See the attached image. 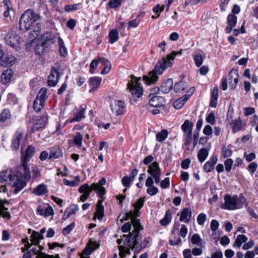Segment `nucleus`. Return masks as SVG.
Returning a JSON list of instances; mask_svg holds the SVG:
<instances>
[{
	"mask_svg": "<svg viewBox=\"0 0 258 258\" xmlns=\"http://www.w3.org/2000/svg\"><path fill=\"white\" fill-rule=\"evenodd\" d=\"M5 39L7 44L12 47H16L21 42L20 37L13 32L8 33Z\"/></svg>",
	"mask_w": 258,
	"mask_h": 258,
	"instance_id": "nucleus-12",
	"label": "nucleus"
},
{
	"mask_svg": "<svg viewBox=\"0 0 258 258\" xmlns=\"http://www.w3.org/2000/svg\"><path fill=\"white\" fill-rule=\"evenodd\" d=\"M257 164L255 162H251L248 166V170L251 175H253L257 168Z\"/></svg>",
	"mask_w": 258,
	"mask_h": 258,
	"instance_id": "nucleus-64",
	"label": "nucleus"
},
{
	"mask_svg": "<svg viewBox=\"0 0 258 258\" xmlns=\"http://www.w3.org/2000/svg\"><path fill=\"white\" fill-rule=\"evenodd\" d=\"M131 79L127 84V89L131 94L133 98H140L143 93V87L141 86L139 81L141 80V77L136 78L134 76H131Z\"/></svg>",
	"mask_w": 258,
	"mask_h": 258,
	"instance_id": "nucleus-7",
	"label": "nucleus"
},
{
	"mask_svg": "<svg viewBox=\"0 0 258 258\" xmlns=\"http://www.w3.org/2000/svg\"><path fill=\"white\" fill-rule=\"evenodd\" d=\"M208 156V152L207 150L205 148H202L198 154V160L200 162L202 163L207 159Z\"/></svg>",
	"mask_w": 258,
	"mask_h": 258,
	"instance_id": "nucleus-41",
	"label": "nucleus"
},
{
	"mask_svg": "<svg viewBox=\"0 0 258 258\" xmlns=\"http://www.w3.org/2000/svg\"><path fill=\"white\" fill-rule=\"evenodd\" d=\"M168 132L166 130H162L156 134V140L159 142H163L167 137Z\"/></svg>",
	"mask_w": 258,
	"mask_h": 258,
	"instance_id": "nucleus-44",
	"label": "nucleus"
},
{
	"mask_svg": "<svg viewBox=\"0 0 258 258\" xmlns=\"http://www.w3.org/2000/svg\"><path fill=\"white\" fill-rule=\"evenodd\" d=\"M75 227V223H72L66 227L64 228L62 230V233L64 235H68L74 229Z\"/></svg>",
	"mask_w": 258,
	"mask_h": 258,
	"instance_id": "nucleus-62",
	"label": "nucleus"
},
{
	"mask_svg": "<svg viewBox=\"0 0 258 258\" xmlns=\"http://www.w3.org/2000/svg\"><path fill=\"white\" fill-rule=\"evenodd\" d=\"M107 4L110 9H115L121 5V0H110Z\"/></svg>",
	"mask_w": 258,
	"mask_h": 258,
	"instance_id": "nucleus-55",
	"label": "nucleus"
},
{
	"mask_svg": "<svg viewBox=\"0 0 258 258\" xmlns=\"http://www.w3.org/2000/svg\"><path fill=\"white\" fill-rule=\"evenodd\" d=\"M86 108L81 107V109L76 113V116L72 119H69L66 121L65 124L71 123L74 121H80L82 118H84Z\"/></svg>",
	"mask_w": 258,
	"mask_h": 258,
	"instance_id": "nucleus-24",
	"label": "nucleus"
},
{
	"mask_svg": "<svg viewBox=\"0 0 258 258\" xmlns=\"http://www.w3.org/2000/svg\"><path fill=\"white\" fill-rule=\"evenodd\" d=\"M228 25L234 26L237 23V17L234 14H229L227 17Z\"/></svg>",
	"mask_w": 258,
	"mask_h": 258,
	"instance_id": "nucleus-53",
	"label": "nucleus"
},
{
	"mask_svg": "<svg viewBox=\"0 0 258 258\" xmlns=\"http://www.w3.org/2000/svg\"><path fill=\"white\" fill-rule=\"evenodd\" d=\"M186 102V101H185L183 97L177 99L174 102V107L176 109H180L184 105Z\"/></svg>",
	"mask_w": 258,
	"mask_h": 258,
	"instance_id": "nucleus-50",
	"label": "nucleus"
},
{
	"mask_svg": "<svg viewBox=\"0 0 258 258\" xmlns=\"http://www.w3.org/2000/svg\"><path fill=\"white\" fill-rule=\"evenodd\" d=\"M144 198H140L133 204L135 208L134 211H130L125 214V220L131 219L133 224L134 230L132 232H130L128 236L123 235V237H125V243L127 245L131 243V238L133 239L135 245L138 243V241L141 239L140 232L143 230V228L140 224V220L137 217L140 216L139 210L142 208L144 204Z\"/></svg>",
	"mask_w": 258,
	"mask_h": 258,
	"instance_id": "nucleus-1",
	"label": "nucleus"
},
{
	"mask_svg": "<svg viewBox=\"0 0 258 258\" xmlns=\"http://www.w3.org/2000/svg\"><path fill=\"white\" fill-rule=\"evenodd\" d=\"M193 125L194 123L191 121L186 119L181 125V128L185 133V134H192Z\"/></svg>",
	"mask_w": 258,
	"mask_h": 258,
	"instance_id": "nucleus-29",
	"label": "nucleus"
},
{
	"mask_svg": "<svg viewBox=\"0 0 258 258\" xmlns=\"http://www.w3.org/2000/svg\"><path fill=\"white\" fill-rule=\"evenodd\" d=\"M172 219V213L170 210L166 211L165 215L163 219H162L160 223L162 226H166L169 224Z\"/></svg>",
	"mask_w": 258,
	"mask_h": 258,
	"instance_id": "nucleus-37",
	"label": "nucleus"
},
{
	"mask_svg": "<svg viewBox=\"0 0 258 258\" xmlns=\"http://www.w3.org/2000/svg\"><path fill=\"white\" fill-rule=\"evenodd\" d=\"M218 161V156L214 155L212 156L210 160L206 162L204 166V170L206 172H211L215 167V164Z\"/></svg>",
	"mask_w": 258,
	"mask_h": 258,
	"instance_id": "nucleus-20",
	"label": "nucleus"
},
{
	"mask_svg": "<svg viewBox=\"0 0 258 258\" xmlns=\"http://www.w3.org/2000/svg\"><path fill=\"white\" fill-rule=\"evenodd\" d=\"M179 21L177 16V12H174V15L167 19V24L169 26L176 25Z\"/></svg>",
	"mask_w": 258,
	"mask_h": 258,
	"instance_id": "nucleus-43",
	"label": "nucleus"
},
{
	"mask_svg": "<svg viewBox=\"0 0 258 258\" xmlns=\"http://www.w3.org/2000/svg\"><path fill=\"white\" fill-rule=\"evenodd\" d=\"M232 153V150L229 147L225 145L222 146V154L224 158H228L231 156Z\"/></svg>",
	"mask_w": 258,
	"mask_h": 258,
	"instance_id": "nucleus-52",
	"label": "nucleus"
},
{
	"mask_svg": "<svg viewBox=\"0 0 258 258\" xmlns=\"http://www.w3.org/2000/svg\"><path fill=\"white\" fill-rule=\"evenodd\" d=\"M102 201H99L97 204L96 211L95 214L98 219L101 220L104 216V207L102 205Z\"/></svg>",
	"mask_w": 258,
	"mask_h": 258,
	"instance_id": "nucleus-34",
	"label": "nucleus"
},
{
	"mask_svg": "<svg viewBox=\"0 0 258 258\" xmlns=\"http://www.w3.org/2000/svg\"><path fill=\"white\" fill-rule=\"evenodd\" d=\"M61 152L58 148H53L50 151L49 159H55L61 155Z\"/></svg>",
	"mask_w": 258,
	"mask_h": 258,
	"instance_id": "nucleus-49",
	"label": "nucleus"
},
{
	"mask_svg": "<svg viewBox=\"0 0 258 258\" xmlns=\"http://www.w3.org/2000/svg\"><path fill=\"white\" fill-rule=\"evenodd\" d=\"M134 180L128 176H124L121 180L122 184L123 186L129 187L130 186L131 183Z\"/></svg>",
	"mask_w": 258,
	"mask_h": 258,
	"instance_id": "nucleus-57",
	"label": "nucleus"
},
{
	"mask_svg": "<svg viewBox=\"0 0 258 258\" xmlns=\"http://www.w3.org/2000/svg\"><path fill=\"white\" fill-rule=\"evenodd\" d=\"M150 100L149 103L150 105L154 107H159L162 106L165 103V99L163 97L153 95L151 93L149 95Z\"/></svg>",
	"mask_w": 258,
	"mask_h": 258,
	"instance_id": "nucleus-15",
	"label": "nucleus"
},
{
	"mask_svg": "<svg viewBox=\"0 0 258 258\" xmlns=\"http://www.w3.org/2000/svg\"><path fill=\"white\" fill-rule=\"evenodd\" d=\"M192 212L190 208H185L182 210L179 217V221L188 223L190 220Z\"/></svg>",
	"mask_w": 258,
	"mask_h": 258,
	"instance_id": "nucleus-22",
	"label": "nucleus"
},
{
	"mask_svg": "<svg viewBox=\"0 0 258 258\" xmlns=\"http://www.w3.org/2000/svg\"><path fill=\"white\" fill-rule=\"evenodd\" d=\"M22 137V133L21 132H17L15 134L12 140L11 148L13 150L17 151L19 149Z\"/></svg>",
	"mask_w": 258,
	"mask_h": 258,
	"instance_id": "nucleus-21",
	"label": "nucleus"
},
{
	"mask_svg": "<svg viewBox=\"0 0 258 258\" xmlns=\"http://www.w3.org/2000/svg\"><path fill=\"white\" fill-rule=\"evenodd\" d=\"M35 151V148L29 146L27 148L24 156L22 158V165L21 169L25 172L26 178L29 177L30 165L29 162L30 158L33 156Z\"/></svg>",
	"mask_w": 258,
	"mask_h": 258,
	"instance_id": "nucleus-9",
	"label": "nucleus"
},
{
	"mask_svg": "<svg viewBox=\"0 0 258 258\" xmlns=\"http://www.w3.org/2000/svg\"><path fill=\"white\" fill-rule=\"evenodd\" d=\"M83 136L80 133H77L76 136L74 137L73 141L74 144L78 147H80L82 145Z\"/></svg>",
	"mask_w": 258,
	"mask_h": 258,
	"instance_id": "nucleus-48",
	"label": "nucleus"
},
{
	"mask_svg": "<svg viewBox=\"0 0 258 258\" xmlns=\"http://www.w3.org/2000/svg\"><path fill=\"white\" fill-rule=\"evenodd\" d=\"M244 126L242 121L240 117L235 120L232 123V131L233 133H236L242 130Z\"/></svg>",
	"mask_w": 258,
	"mask_h": 258,
	"instance_id": "nucleus-36",
	"label": "nucleus"
},
{
	"mask_svg": "<svg viewBox=\"0 0 258 258\" xmlns=\"http://www.w3.org/2000/svg\"><path fill=\"white\" fill-rule=\"evenodd\" d=\"M191 243L194 245H197L200 247H203V240L198 234H194L191 238Z\"/></svg>",
	"mask_w": 258,
	"mask_h": 258,
	"instance_id": "nucleus-39",
	"label": "nucleus"
},
{
	"mask_svg": "<svg viewBox=\"0 0 258 258\" xmlns=\"http://www.w3.org/2000/svg\"><path fill=\"white\" fill-rule=\"evenodd\" d=\"M99 61L104 66V69L101 72V74L102 75L107 74L111 69V63L110 61L107 59L103 57L99 58Z\"/></svg>",
	"mask_w": 258,
	"mask_h": 258,
	"instance_id": "nucleus-31",
	"label": "nucleus"
},
{
	"mask_svg": "<svg viewBox=\"0 0 258 258\" xmlns=\"http://www.w3.org/2000/svg\"><path fill=\"white\" fill-rule=\"evenodd\" d=\"M229 81V86L231 89H234L237 84L238 82L239 76L237 70L235 69L231 70L228 74Z\"/></svg>",
	"mask_w": 258,
	"mask_h": 258,
	"instance_id": "nucleus-16",
	"label": "nucleus"
},
{
	"mask_svg": "<svg viewBox=\"0 0 258 258\" xmlns=\"http://www.w3.org/2000/svg\"><path fill=\"white\" fill-rule=\"evenodd\" d=\"M59 73L58 70L54 67L51 69L50 75L48 77L47 84L50 87H54L58 82L59 79Z\"/></svg>",
	"mask_w": 258,
	"mask_h": 258,
	"instance_id": "nucleus-13",
	"label": "nucleus"
},
{
	"mask_svg": "<svg viewBox=\"0 0 258 258\" xmlns=\"http://www.w3.org/2000/svg\"><path fill=\"white\" fill-rule=\"evenodd\" d=\"M47 98V89L45 88H42L39 91L36 98V103L40 101V103H44Z\"/></svg>",
	"mask_w": 258,
	"mask_h": 258,
	"instance_id": "nucleus-33",
	"label": "nucleus"
},
{
	"mask_svg": "<svg viewBox=\"0 0 258 258\" xmlns=\"http://www.w3.org/2000/svg\"><path fill=\"white\" fill-rule=\"evenodd\" d=\"M81 7L82 4L80 3L76 4L73 5H68L64 7V10L67 12H71L79 10Z\"/></svg>",
	"mask_w": 258,
	"mask_h": 258,
	"instance_id": "nucleus-46",
	"label": "nucleus"
},
{
	"mask_svg": "<svg viewBox=\"0 0 258 258\" xmlns=\"http://www.w3.org/2000/svg\"><path fill=\"white\" fill-rule=\"evenodd\" d=\"M47 120V118L46 116H43L41 117L32 127L31 129L32 132H34L39 128L44 127L46 125Z\"/></svg>",
	"mask_w": 258,
	"mask_h": 258,
	"instance_id": "nucleus-30",
	"label": "nucleus"
},
{
	"mask_svg": "<svg viewBox=\"0 0 258 258\" xmlns=\"http://www.w3.org/2000/svg\"><path fill=\"white\" fill-rule=\"evenodd\" d=\"M57 39L59 53L61 56L65 57L68 54L67 49L64 45V43L62 39L59 37H58Z\"/></svg>",
	"mask_w": 258,
	"mask_h": 258,
	"instance_id": "nucleus-35",
	"label": "nucleus"
},
{
	"mask_svg": "<svg viewBox=\"0 0 258 258\" xmlns=\"http://www.w3.org/2000/svg\"><path fill=\"white\" fill-rule=\"evenodd\" d=\"M110 108L113 112L116 115L123 114L125 112V103L120 100H115L110 105Z\"/></svg>",
	"mask_w": 258,
	"mask_h": 258,
	"instance_id": "nucleus-11",
	"label": "nucleus"
},
{
	"mask_svg": "<svg viewBox=\"0 0 258 258\" xmlns=\"http://www.w3.org/2000/svg\"><path fill=\"white\" fill-rule=\"evenodd\" d=\"M194 59L197 67H200L203 61V57L201 54H197L194 55Z\"/></svg>",
	"mask_w": 258,
	"mask_h": 258,
	"instance_id": "nucleus-56",
	"label": "nucleus"
},
{
	"mask_svg": "<svg viewBox=\"0 0 258 258\" xmlns=\"http://www.w3.org/2000/svg\"><path fill=\"white\" fill-rule=\"evenodd\" d=\"M158 191V188L154 186H149L147 189V192L151 196L156 195Z\"/></svg>",
	"mask_w": 258,
	"mask_h": 258,
	"instance_id": "nucleus-60",
	"label": "nucleus"
},
{
	"mask_svg": "<svg viewBox=\"0 0 258 258\" xmlns=\"http://www.w3.org/2000/svg\"><path fill=\"white\" fill-rule=\"evenodd\" d=\"M38 233L37 232L33 231V232L31 234V239H30V240H31V241H32L33 243V244H34L35 245H37L39 244V241L38 240Z\"/></svg>",
	"mask_w": 258,
	"mask_h": 258,
	"instance_id": "nucleus-63",
	"label": "nucleus"
},
{
	"mask_svg": "<svg viewBox=\"0 0 258 258\" xmlns=\"http://www.w3.org/2000/svg\"><path fill=\"white\" fill-rule=\"evenodd\" d=\"M29 251H30V253L31 252L34 254H37V256H36V258H60L58 254H56L54 256L53 255L46 254L38 250L36 247L30 249Z\"/></svg>",
	"mask_w": 258,
	"mask_h": 258,
	"instance_id": "nucleus-25",
	"label": "nucleus"
},
{
	"mask_svg": "<svg viewBox=\"0 0 258 258\" xmlns=\"http://www.w3.org/2000/svg\"><path fill=\"white\" fill-rule=\"evenodd\" d=\"M233 163V161L232 159L229 158L226 159L224 162V165L225 166V170L227 172L230 171L231 169Z\"/></svg>",
	"mask_w": 258,
	"mask_h": 258,
	"instance_id": "nucleus-61",
	"label": "nucleus"
},
{
	"mask_svg": "<svg viewBox=\"0 0 258 258\" xmlns=\"http://www.w3.org/2000/svg\"><path fill=\"white\" fill-rule=\"evenodd\" d=\"M13 76V71L10 69H8L4 71L0 76L1 82L3 84H7L10 82Z\"/></svg>",
	"mask_w": 258,
	"mask_h": 258,
	"instance_id": "nucleus-27",
	"label": "nucleus"
},
{
	"mask_svg": "<svg viewBox=\"0 0 258 258\" xmlns=\"http://www.w3.org/2000/svg\"><path fill=\"white\" fill-rule=\"evenodd\" d=\"M37 212L38 214L45 217L54 215L53 208L48 205L39 206L37 209Z\"/></svg>",
	"mask_w": 258,
	"mask_h": 258,
	"instance_id": "nucleus-17",
	"label": "nucleus"
},
{
	"mask_svg": "<svg viewBox=\"0 0 258 258\" xmlns=\"http://www.w3.org/2000/svg\"><path fill=\"white\" fill-rule=\"evenodd\" d=\"M140 234H141L140 233ZM141 239L138 241V243L136 245H135L133 242V239L131 238V243L130 244L127 245L125 243V240L124 241V244L125 245V246H123L122 245H120L118 247V249L119 250V255L120 257V258H123L125 256V254L130 253V248H144L147 246V245L149 242V240L147 238L145 239L144 241L141 242L140 244H139V242L141 240L142 236L141 234Z\"/></svg>",
	"mask_w": 258,
	"mask_h": 258,
	"instance_id": "nucleus-8",
	"label": "nucleus"
},
{
	"mask_svg": "<svg viewBox=\"0 0 258 258\" xmlns=\"http://www.w3.org/2000/svg\"><path fill=\"white\" fill-rule=\"evenodd\" d=\"M248 240V238L244 235L241 234L238 235L236 239L233 244V247H235L237 246L238 247H240L241 244L243 243H245Z\"/></svg>",
	"mask_w": 258,
	"mask_h": 258,
	"instance_id": "nucleus-38",
	"label": "nucleus"
},
{
	"mask_svg": "<svg viewBox=\"0 0 258 258\" xmlns=\"http://www.w3.org/2000/svg\"><path fill=\"white\" fill-rule=\"evenodd\" d=\"M106 183V179L104 178L101 179L98 183H94L91 186L85 183L82 185L79 188V192L82 194L80 200L82 202L85 201L89 197L90 193L95 190L99 195L100 198H102L105 194V189L102 186Z\"/></svg>",
	"mask_w": 258,
	"mask_h": 258,
	"instance_id": "nucleus-5",
	"label": "nucleus"
},
{
	"mask_svg": "<svg viewBox=\"0 0 258 258\" xmlns=\"http://www.w3.org/2000/svg\"><path fill=\"white\" fill-rule=\"evenodd\" d=\"M185 89V84L182 81L176 83L174 86V90L176 93H180Z\"/></svg>",
	"mask_w": 258,
	"mask_h": 258,
	"instance_id": "nucleus-51",
	"label": "nucleus"
},
{
	"mask_svg": "<svg viewBox=\"0 0 258 258\" xmlns=\"http://www.w3.org/2000/svg\"><path fill=\"white\" fill-rule=\"evenodd\" d=\"M109 42L111 44L117 41L119 39L118 33L116 29L111 30L109 33Z\"/></svg>",
	"mask_w": 258,
	"mask_h": 258,
	"instance_id": "nucleus-40",
	"label": "nucleus"
},
{
	"mask_svg": "<svg viewBox=\"0 0 258 258\" xmlns=\"http://www.w3.org/2000/svg\"><path fill=\"white\" fill-rule=\"evenodd\" d=\"M224 209L229 210H234L242 208L246 202V200L241 196L238 197L236 195L232 197L230 195H226L224 196Z\"/></svg>",
	"mask_w": 258,
	"mask_h": 258,
	"instance_id": "nucleus-6",
	"label": "nucleus"
},
{
	"mask_svg": "<svg viewBox=\"0 0 258 258\" xmlns=\"http://www.w3.org/2000/svg\"><path fill=\"white\" fill-rule=\"evenodd\" d=\"M11 116V115L10 110L5 109L0 114V121L1 122H5L7 119H10Z\"/></svg>",
	"mask_w": 258,
	"mask_h": 258,
	"instance_id": "nucleus-47",
	"label": "nucleus"
},
{
	"mask_svg": "<svg viewBox=\"0 0 258 258\" xmlns=\"http://www.w3.org/2000/svg\"><path fill=\"white\" fill-rule=\"evenodd\" d=\"M16 58L11 54L5 53L0 49V65L8 67L13 65L16 61Z\"/></svg>",
	"mask_w": 258,
	"mask_h": 258,
	"instance_id": "nucleus-10",
	"label": "nucleus"
},
{
	"mask_svg": "<svg viewBox=\"0 0 258 258\" xmlns=\"http://www.w3.org/2000/svg\"><path fill=\"white\" fill-rule=\"evenodd\" d=\"M40 19V16L34 11L28 9L25 11L21 17L19 24L20 28L22 31H27L28 30L34 29L31 35L33 39L36 38L40 34V27L35 26V23ZM37 24L36 25H38Z\"/></svg>",
	"mask_w": 258,
	"mask_h": 258,
	"instance_id": "nucleus-4",
	"label": "nucleus"
},
{
	"mask_svg": "<svg viewBox=\"0 0 258 258\" xmlns=\"http://www.w3.org/2000/svg\"><path fill=\"white\" fill-rule=\"evenodd\" d=\"M172 87V79H168L162 84L160 90L163 93H168L171 90Z\"/></svg>",
	"mask_w": 258,
	"mask_h": 258,
	"instance_id": "nucleus-28",
	"label": "nucleus"
},
{
	"mask_svg": "<svg viewBox=\"0 0 258 258\" xmlns=\"http://www.w3.org/2000/svg\"><path fill=\"white\" fill-rule=\"evenodd\" d=\"M48 192V189L47 186L43 184H40L34 188L32 191V193L38 196H41Z\"/></svg>",
	"mask_w": 258,
	"mask_h": 258,
	"instance_id": "nucleus-26",
	"label": "nucleus"
},
{
	"mask_svg": "<svg viewBox=\"0 0 258 258\" xmlns=\"http://www.w3.org/2000/svg\"><path fill=\"white\" fill-rule=\"evenodd\" d=\"M148 173L153 176L158 174H161V170L159 165L157 162H153L148 167Z\"/></svg>",
	"mask_w": 258,
	"mask_h": 258,
	"instance_id": "nucleus-23",
	"label": "nucleus"
},
{
	"mask_svg": "<svg viewBox=\"0 0 258 258\" xmlns=\"http://www.w3.org/2000/svg\"><path fill=\"white\" fill-rule=\"evenodd\" d=\"M207 216L205 214L201 213L197 217V222L200 225H203L206 220Z\"/></svg>",
	"mask_w": 258,
	"mask_h": 258,
	"instance_id": "nucleus-59",
	"label": "nucleus"
},
{
	"mask_svg": "<svg viewBox=\"0 0 258 258\" xmlns=\"http://www.w3.org/2000/svg\"><path fill=\"white\" fill-rule=\"evenodd\" d=\"M102 81V78L99 77H92L89 80V83L91 89L89 90V92L92 93L97 89L100 86Z\"/></svg>",
	"mask_w": 258,
	"mask_h": 258,
	"instance_id": "nucleus-19",
	"label": "nucleus"
},
{
	"mask_svg": "<svg viewBox=\"0 0 258 258\" xmlns=\"http://www.w3.org/2000/svg\"><path fill=\"white\" fill-rule=\"evenodd\" d=\"M42 40H43L45 42H50L51 43H54L55 40L54 35L50 32H47L41 36Z\"/></svg>",
	"mask_w": 258,
	"mask_h": 258,
	"instance_id": "nucleus-45",
	"label": "nucleus"
},
{
	"mask_svg": "<svg viewBox=\"0 0 258 258\" xmlns=\"http://www.w3.org/2000/svg\"><path fill=\"white\" fill-rule=\"evenodd\" d=\"M78 207L77 205H73L66 209L67 216L70 217L72 215L75 214L78 210Z\"/></svg>",
	"mask_w": 258,
	"mask_h": 258,
	"instance_id": "nucleus-54",
	"label": "nucleus"
},
{
	"mask_svg": "<svg viewBox=\"0 0 258 258\" xmlns=\"http://www.w3.org/2000/svg\"><path fill=\"white\" fill-rule=\"evenodd\" d=\"M176 53L175 51H173L166 57L159 60L155 69L149 72L147 75L144 76L143 80L145 83L148 85L154 84L158 79V75H161L167 68L172 66L171 61L174 59Z\"/></svg>",
	"mask_w": 258,
	"mask_h": 258,
	"instance_id": "nucleus-3",
	"label": "nucleus"
},
{
	"mask_svg": "<svg viewBox=\"0 0 258 258\" xmlns=\"http://www.w3.org/2000/svg\"><path fill=\"white\" fill-rule=\"evenodd\" d=\"M80 182V177L79 176H76L75 178L72 181H70L67 179H63L64 184L71 187L77 186L79 184Z\"/></svg>",
	"mask_w": 258,
	"mask_h": 258,
	"instance_id": "nucleus-42",
	"label": "nucleus"
},
{
	"mask_svg": "<svg viewBox=\"0 0 258 258\" xmlns=\"http://www.w3.org/2000/svg\"><path fill=\"white\" fill-rule=\"evenodd\" d=\"M219 96V90L217 87H214L211 94L210 106L216 107L217 104V100Z\"/></svg>",
	"mask_w": 258,
	"mask_h": 258,
	"instance_id": "nucleus-32",
	"label": "nucleus"
},
{
	"mask_svg": "<svg viewBox=\"0 0 258 258\" xmlns=\"http://www.w3.org/2000/svg\"><path fill=\"white\" fill-rule=\"evenodd\" d=\"M9 204L8 200L0 199V216H2L7 220H10L11 218L10 212L8 211Z\"/></svg>",
	"mask_w": 258,
	"mask_h": 258,
	"instance_id": "nucleus-14",
	"label": "nucleus"
},
{
	"mask_svg": "<svg viewBox=\"0 0 258 258\" xmlns=\"http://www.w3.org/2000/svg\"><path fill=\"white\" fill-rule=\"evenodd\" d=\"M99 244L95 241L90 240L87 246L84 249L82 254L81 258H88L85 256L90 255L95 249L98 248Z\"/></svg>",
	"mask_w": 258,
	"mask_h": 258,
	"instance_id": "nucleus-18",
	"label": "nucleus"
},
{
	"mask_svg": "<svg viewBox=\"0 0 258 258\" xmlns=\"http://www.w3.org/2000/svg\"><path fill=\"white\" fill-rule=\"evenodd\" d=\"M141 20L136 18L135 19L130 21L128 23V28H136L139 25Z\"/></svg>",
	"mask_w": 258,
	"mask_h": 258,
	"instance_id": "nucleus-58",
	"label": "nucleus"
},
{
	"mask_svg": "<svg viewBox=\"0 0 258 258\" xmlns=\"http://www.w3.org/2000/svg\"><path fill=\"white\" fill-rule=\"evenodd\" d=\"M30 178V171L29 170V177L26 178L25 171L22 170L21 167L15 171L8 169L0 172V181H9V184L14 188V191L15 194L25 187L26 180H29Z\"/></svg>",
	"mask_w": 258,
	"mask_h": 258,
	"instance_id": "nucleus-2",
	"label": "nucleus"
}]
</instances>
